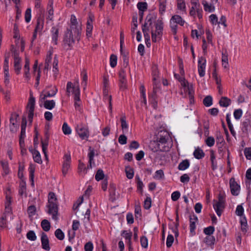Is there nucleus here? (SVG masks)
<instances>
[{
	"label": "nucleus",
	"mask_w": 251,
	"mask_h": 251,
	"mask_svg": "<svg viewBox=\"0 0 251 251\" xmlns=\"http://www.w3.org/2000/svg\"><path fill=\"white\" fill-rule=\"evenodd\" d=\"M203 242L208 246L212 247L215 244V238L212 235L207 236L204 239Z\"/></svg>",
	"instance_id": "obj_21"
},
{
	"label": "nucleus",
	"mask_w": 251,
	"mask_h": 251,
	"mask_svg": "<svg viewBox=\"0 0 251 251\" xmlns=\"http://www.w3.org/2000/svg\"><path fill=\"white\" fill-rule=\"evenodd\" d=\"M159 91V88L157 86V84L154 83L153 85V90L151 94L149 95V100L151 103L152 104L153 107L156 108L157 106V93Z\"/></svg>",
	"instance_id": "obj_6"
},
{
	"label": "nucleus",
	"mask_w": 251,
	"mask_h": 251,
	"mask_svg": "<svg viewBox=\"0 0 251 251\" xmlns=\"http://www.w3.org/2000/svg\"><path fill=\"white\" fill-rule=\"evenodd\" d=\"M1 165L2 167L3 170L5 175H7L9 174V169L8 167V163L6 161H1L0 162Z\"/></svg>",
	"instance_id": "obj_54"
},
{
	"label": "nucleus",
	"mask_w": 251,
	"mask_h": 251,
	"mask_svg": "<svg viewBox=\"0 0 251 251\" xmlns=\"http://www.w3.org/2000/svg\"><path fill=\"white\" fill-rule=\"evenodd\" d=\"M24 165L21 162L19 163V169L18 176L20 179H22L24 177L23 171L24 170Z\"/></svg>",
	"instance_id": "obj_56"
},
{
	"label": "nucleus",
	"mask_w": 251,
	"mask_h": 251,
	"mask_svg": "<svg viewBox=\"0 0 251 251\" xmlns=\"http://www.w3.org/2000/svg\"><path fill=\"white\" fill-rule=\"evenodd\" d=\"M33 158L34 161L39 164H42V160L41 159V155L40 154V152L37 151H33Z\"/></svg>",
	"instance_id": "obj_32"
},
{
	"label": "nucleus",
	"mask_w": 251,
	"mask_h": 251,
	"mask_svg": "<svg viewBox=\"0 0 251 251\" xmlns=\"http://www.w3.org/2000/svg\"><path fill=\"white\" fill-rule=\"evenodd\" d=\"M21 61V59L14 60V69L17 74H19L20 73L21 69V66L20 65Z\"/></svg>",
	"instance_id": "obj_50"
},
{
	"label": "nucleus",
	"mask_w": 251,
	"mask_h": 251,
	"mask_svg": "<svg viewBox=\"0 0 251 251\" xmlns=\"http://www.w3.org/2000/svg\"><path fill=\"white\" fill-rule=\"evenodd\" d=\"M174 241V236L172 234H169L167 236L166 245L168 248H170Z\"/></svg>",
	"instance_id": "obj_58"
},
{
	"label": "nucleus",
	"mask_w": 251,
	"mask_h": 251,
	"mask_svg": "<svg viewBox=\"0 0 251 251\" xmlns=\"http://www.w3.org/2000/svg\"><path fill=\"white\" fill-rule=\"evenodd\" d=\"M205 143L209 147L213 146L215 144V139L212 136L208 137L205 140Z\"/></svg>",
	"instance_id": "obj_60"
},
{
	"label": "nucleus",
	"mask_w": 251,
	"mask_h": 251,
	"mask_svg": "<svg viewBox=\"0 0 251 251\" xmlns=\"http://www.w3.org/2000/svg\"><path fill=\"white\" fill-rule=\"evenodd\" d=\"M151 200L149 197H147L144 201V207L146 209H149L151 206Z\"/></svg>",
	"instance_id": "obj_57"
},
{
	"label": "nucleus",
	"mask_w": 251,
	"mask_h": 251,
	"mask_svg": "<svg viewBox=\"0 0 251 251\" xmlns=\"http://www.w3.org/2000/svg\"><path fill=\"white\" fill-rule=\"evenodd\" d=\"M65 160L64 161L62 166V173L64 176L67 174L68 171L70 167L71 156L70 155L65 154Z\"/></svg>",
	"instance_id": "obj_14"
},
{
	"label": "nucleus",
	"mask_w": 251,
	"mask_h": 251,
	"mask_svg": "<svg viewBox=\"0 0 251 251\" xmlns=\"http://www.w3.org/2000/svg\"><path fill=\"white\" fill-rule=\"evenodd\" d=\"M139 11L145 12L147 10L148 4L146 2H139L137 4Z\"/></svg>",
	"instance_id": "obj_38"
},
{
	"label": "nucleus",
	"mask_w": 251,
	"mask_h": 251,
	"mask_svg": "<svg viewBox=\"0 0 251 251\" xmlns=\"http://www.w3.org/2000/svg\"><path fill=\"white\" fill-rule=\"evenodd\" d=\"M24 69L25 70V76L29 79V60L27 59H25V64L24 66Z\"/></svg>",
	"instance_id": "obj_37"
},
{
	"label": "nucleus",
	"mask_w": 251,
	"mask_h": 251,
	"mask_svg": "<svg viewBox=\"0 0 251 251\" xmlns=\"http://www.w3.org/2000/svg\"><path fill=\"white\" fill-rule=\"evenodd\" d=\"M90 152L88 153L89 157V164L87 165L88 168H92V164H95L94 161V157L95 155V151L94 149H91V147H89Z\"/></svg>",
	"instance_id": "obj_18"
},
{
	"label": "nucleus",
	"mask_w": 251,
	"mask_h": 251,
	"mask_svg": "<svg viewBox=\"0 0 251 251\" xmlns=\"http://www.w3.org/2000/svg\"><path fill=\"white\" fill-rule=\"evenodd\" d=\"M241 225V230L242 231H247L246 227L247 226V221L245 217H244L240 220Z\"/></svg>",
	"instance_id": "obj_63"
},
{
	"label": "nucleus",
	"mask_w": 251,
	"mask_h": 251,
	"mask_svg": "<svg viewBox=\"0 0 251 251\" xmlns=\"http://www.w3.org/2000/svg\"><path fill=\"white\" fill-rule=\"evenodd\" d=\"M122 236L124 237L126 240L128 241V243H130L132 236V232H127L126 230H123L122 233Z\"/></svg>",
	"instance_id": "obj_55"
},
{
	"label": "nucleus",
	"mask_w": 251,
	"mask_h": 251,
	"mask_svg": "<svg viewBox=\"0 0 251 251\" xmlns=\"http://www.w3.org/2000/svg\"><path fill=\"white\" fill-rule=\"evenodd\" d=\"M44 26V19L43 18H39L37 19V25L34 30H37L39 32L41 31L43 28Z\"/></svg>",
	"instance_id": "obj_31"
},
{
	"label": "nucleus",
	"mask_w": 251,
	"mask_h": 251,
	"mask_svg": "<svg viewBox=\"0 0 251 251\" xmlns=\"http://www.w3.org/2000/svg\"><path fill=\"white\" fill-rule=\"evenodd\" d=\"M44 106L46 109L51 110L55 107V102L53 100H44Z\"/></svg>",
	"instance_id": "obj_23"
},
{
	"label": "nucleus",
	"mask_w": 251,
	"mask_h": 251,
	"mask_svg": "<svg viewBox=\"0 0 251 251\" xmlns=\"http://www.w3.org/2000/svg\"><path fill=\"white\" fill-rule=\"evenodd\" d=\"M125 172L126 173V177L128 179H132L134 176V171L132 168H131L129 166H127L126 167Z\"/></svg>",
	"instance_id": "obj_35"
},
{
	"label": "nucleus",
	"mask_w": 251,
	"mask_h": 251,
	"mask_svg": "<svg viewBox=\"0 0 251 251\" xmlns=\"http://www.w3.org/2000/svg\"><path fill=\"white\" fill-rule=\"evenodd\" d=\"M41 226L43 229L45 231H49L50 228V223L46 219L42 220Z\"/></svg>",
	"instance_id": "obj_29"
},
{
	"label": "nucleus",
	"mask_w": 251,
	"mask_h": 251,
	"mask_svg": "<svg viewBox=\"0 0 251 251\" xmlns=\"http://www.w3.org/2000/svg\"><path fill=\"white\" fill-rule=\"evenodd\" d=\"M135 179L137 180V190L140 191L141 194H142L143 188L144 187L143 183L138 175L136 176Z\"/></svg>",
	"instance_id": "obj_44"
},
{
	"label": "nucleus",
	"mask_w": 251,
	"mask_h": 251,
	"mask_svg": "<svg viewBox=\"0 0 251 251\" xmlns=\"http://www.w3.org/2000/svg\"><path fill=\"white\" fill-rule=\"evenodd\" d=\"M71 25L70 28L72 29L76 35L78 34L79 31H81V27L78 25L77 20L75 16L72 15L71 18Z\"/></svg>",
	"instance_id": "obj_11"
},
{
	"label": "nucleus",
	"mask_w": 251,
	"mask_h": 251,
	"mask_svg": "<svg viewBox=\"0 0 251 251\" xmlns=\"http://www.w3.org/2000/svg\"><path fill=\"white\" fill-rule=\"evenodd\" d=\"M155 32L157 33L158 37L160 38L163 34L164 23L161 19H158L155 23Z\"/></svg>",
	"instance_id": "obj_13"
},
{
	"label": "nucleus",
	"mask_w": 251,
	"mask_h": 251,
	"mask_svg": "<svg viewBox=\"0 0 251 251\" xmlns=\"http://www.w3.org/2000/svg\"><path fill=\"white\" fill-rule=\"evenodd\" d=\"M154 18H155V15L153 14L150 13L147 16L145 21L147 22L148 24H149V26H151L152 23V21Z\"/></svg>",
	"instance_id": "obj_62"
},
{
	"label": "nucleus",
	"mask_w": 251,
	"mask_h": 251,
	"mask_svg": "<svg viewBox=\"0 0 251 251\" xmlns=\"http://www.w3.org/2000/svg\"><path fill=\"white\" fill-rule=\"evenodd\" d=\"M215 231V228L213 226H209L205 227L203 229V233L207 236L211 235Z\"/></svg>",
	"instance_id": "obj_49"
},
{
	"label": "nucleus",
	"mask_w": 251,
	"mask_h": 251,
	"mask_svg": "<svg viewBox=\"0 0 251 251\" xmlns=\"http://www.w3.org/2000/svg\"><path fill=\"white\" fill-rule=\"evenodd\" d=\"M52 40L55 45L57 44V40L59 34V29L56 26H52L51 29Z\"/></svg>",
	"instance_id": "obj_17"
},
{
	"label": "nucleus",
	"mask_w": 251,
	"mask_h": 251,
	"mask_svg": "<svg viewBox=\"0 0 251 251\" xmlns=\"http://www.w3.org/2000/svg\"><path fill=\"white\" fill-rule=\"evenodd\" d=\"M149 147L150 149L153 152H156L158 151H167V149L164 148V147L161 146L160 144L156 140L151 141Z\"/></svg>",
	"instance_id": "obj_7"
},
{
	"label": "nucleus",
	"mask_w": 251,
	"mask_h": 251,
	"mask_svg": "<svg viewBox=\"0 0 251 251\" xmlns=\"http://www.w3.org/2000/svg\"><path fill=\"white\" fill-rule=\"evenodd\" d=\"M193 155L196 158L201 159L204 157L205 153L200 148H197L194 151Z\"/></svg>",
	"instance_id": "obj_24"
},
{
	"label": "nucleus",
	"mask_w": 251,
	"mask_h": 251,
	"mask_svg": "<svg viewBox=\"0 0 251 251\" xmlns=\"http://www.w3.org/2000/svg\"><path fill=\"white\" fill-rule=\"evenodd\" d=\"M57 92V89L56 87L52 90H51L50 92H47L46 94H45L42 98H41L42 100H45L48 97H52L55 96Z\"/></svg>",
	"instance_id": "obj_34"
},
{
	"label": "nucleus",
	"mask_w": 251,
	"mask_h": 251,
	"mask_svg": "<svg viewBox=\"0 0 251 251\" xmlns=\"http://www.w3.org/2000/svg\"><path fill=\"white\" fill-rule=\"evenodd\" d=\"M41 241L42 244V248L46 251L50 250L49 245V240L47 235L44 232L41 233Z\"/></svg>",
	"instance_id": "obj_12"
},
{
	"label": "nucleus",
	"mask_w": 251,
	"mask_h": 251,
	"mask_svg": "<svg viewBox=\"0 0 251 251\" xmlns=\"http://www.w3.org/2000/svg\"><path fill=\"white\" fill-rule=\"evenodd\" d=\"M244 154L247 159H251V148H246L244 150Z\"/></svg>",
	"instance_id": "obj_64"
},
{
	"label": "nucleus",
	"mask_w": 251,
	"mask_h": 251,
	"mask_svg": "<svg viewBox=\"0 0 251 251\" xmlns=\"http://www.w3.org/2000/svg\"><path fill=\"white\" fill-rule=\"evenodd\" d=\"M26 192V183L23 180H22L20 184L19 194L20 195L22 196Z\"/></svg>",
	"instance_id": "obj_39"
},
{
	"label": "nucleus",
	"mask_w": 251,
	"mask_h": 251,
	"mask_svg": "<svg viewBox=\"0 0 251 251\" xmlns=\"http://www.w3.org/2000/svg\"><path fill=\"white\" fill-rule=\"evenodd\" d=\"M141 246L144 248H147L148 246V240L146 236H142L140 238Z\"/></svg>",
	"instance_id": "obj_61"
},
{
	"label": "nucleus",
	"mask_w": 251,
	"mask_h": 251,
	"mask_svg": "<svg viewBox=\"0 0 251 251\" xmlns=\"http://www.w3.org/2000/svg\"><path fill=\"white\" fill-rule=\"evenodd\" d=\"M27 238L31 241H34L36 240L37 237L34 231L29 230L26 234Z\"/></svg>",
	"instance_id": "obj_52"
},
{
	"label": "nucleus",
	"mask_w": 251,
	"mask_h": 251,
	"mask_svg": "<svg viewBox=\"0 0 251 251\" xmlns=\"http://www.w3.org/2000/svg\"><path fill=\"white\" fill-rule=\"evenodd\" d=\"M49 208L48 213L52 215V218L54 220L58 219L57 215L58 207L57 202V198L54 193L50 192L49 194L48 197Z\"/></svg>",
	"instance_id": "obj_2"
},
{
	"label": "nucleus",
	"mask_w": 251,
	"mask_h": 251,
	"mask_svg": "<svg viewBox=\"0 0 251 251\" xmlns=\"http://www.w3.org/2000/svg\"><path fill=\"white\" fill-rule=\"evenodd\" d=\"M242 130L243 132H247L251 127L250 121L249 119H246L242 123Z\"/></svg>",
	"instance_id": "obj_41"
},
{
	"label": "nucleus",
	"mask_w": 251,
	"mask_h": 251,
	"mask_svg": "<svg viewBox=\"0 0 251 251\" xmlns=\"http://www.w3.org/2000/svg\"><path fill=\"white\" fill-rule=\"evenodd\" d=\"M189 221H190V231L192 235H194L196 234L195 230L196 229V223L198 221V219L197 216L193 214L192 215H190L189 217Z\"/></svg>",
	"instance_id": "obj_10"
},
{
	"label": "nucleus",
	"mask_w": 251,
	"mask_h": 251,
	"mask_svg": "<svg viewBox=\"0 0 251 251\" xmlns=\"http://www.w3.org/2000/svg\"><path fill=\"white\" fill-rule=\"evenodd\" d=\"M190 166V162L188 160L185 159L181 162L178 166L179 170L183 171L187 169Z\"/></svg>",
	"instance_id": "obj_26"
},
{
	"label": "nucleus",
	"mask_w": 251,
	"mask_h": 251,
	"mask_svg": "<svg viewBox=\"0 0 251 251\" xmlns=\"http://www.w3.org/2000/svg\"><path fill=\"white\" fill-rule=\"evenodd\" d=\"M159 13L162 15L163 13L166 10V0L161 1L159 0Z\"/></svg>",
	"instance_id": "obj_51"
},
{
	"label": "nucleus",
	"mask_w": 251,
	"mask_h": 251,
	"mask_svg": "<svg viewBox=\"0 0 251 251\" xmlns=\"http://www.w3.org/2000/svg\"><path fill=\"white\" fill-rule=\"evenodd\" d=\"M54 235L59 240H63L65 237L64 233L60 228H58L55 231Z\"/></svg>",
	"instance_id": "obj_45"
},
{
	"label": "nucleus",
	"mask_w": 251,
	"mask_h": 251,
	"mask_svg": "<svg viewBox=\"0 0 251 251\" xmlns=\"http://www.w3.org/2000/svg\"><path fill=\"white\" fill-rule=\"evenodd\" d=\"M220 105L222 107H226L231 103V100L226 97H222L219 101Z\"/></svg>",
	"instance_id": "obj_20"
},
{
	"label": "nucleus",
	"mask_w": 251,
	"mask_h": 251,
	"mask_svg": "<svg viewBox=\"0 0 251 251\" xmlns=\"http://www.w3.org/2000/svg\"><path fill=\"white\" fill-rule=\"evenodd\" d=\"M76 89V86H74L73 83L69 81L67 84V88H66V93L67 95L69 96L71 92L73 93V91H74V89Z\"/></svg>",
	"instance_id": "obj_43"
},
{
	"label": "nucleus",
	"mask_w": 251,
	"mask_h": 251,
	"mask_svg": "<svg viewBox=\"0 0 251 251\" xmlns=\"http://www.w3.org/2000/svg\"><path fill=\"white\" fill-rule=\"evenodd\" d=\"M202 4L204 7V10L205 11H208L209 12H213L215 10V7L211 4L209 5L208 3L205 0H203L202 2Z\"/></svg>",
	"instance_id": "obj_30"
},
{
	"label": "nucleus",
	"mask_w": 251,
	"mask_h": 251,
	"mask_svg": "<svg viewBox=\"0 0 251 251\" xmlns=\"http://www.w3.org/2000/svg\"><path fill=\"white\" fill-rule=\"evenodd\" d=\"M169 139V133L166 130L159 131L156 137V140L160 144L161 146L166 148V149H167V151L169 149V147L166 146Z\"/></svg>",
	"instance_id": "obj_4"
},
{
	"label": "nucleus",
	"mask_w": 251,
	"mask_h": 251,
	"mask_svg": "<svg viewBox=\"0 0 251 251\" xmlns=\"http://www.w3.org/2000/svg\"><path fill=\"white\" fill-rule=\"evenodd\" d=\"M36 208L35 205H32L28 207L27 212L29 217H32L36 213Z\"/></svg>",
	"instance_id": "obj_46"
},
{
	"label": "nucleus",
	"mask_w": 251,
	"mask_h": 251,
	"mask_svg": "<svg viewBox=\"0 0 251 251\" xmlns=\"http://www.w3.org/2000/svg\"><path fill=\"white\" fill-rule=\"evenodd\" d=\"M35 105V99L33 97L31 93L30 94V97L28 100V103L26 106V109L27 110L28 119L29 124H31L33 120L34 111Z\"/></svg>",
	"instance_id": "obj_3"
},
{
	"label": "nucleus",
	"mask_w": 251,
	"mask_h": 251,
	"mask_svg": "<svg viewBox=\"0 0 251 251\" xmlns=\"http://www.w3.org/2000/svg\"><path fill=\"white\" fill-rule=\"evenodd\" d=\"M104 174L103 171L101 169H99L95 175V179L97 181H99L101 180H103L104 178Z\"/></svg>",
	"instance_id": "obj_40"
},
{
	"label": "nucleus",
	"mask_w": 251,
	"mask_h": 251,
	"mask_svg": "<svg viewBox=\"0 0 251 251\" xmlns=\"http://www.w3.org/2000/svg\"><path fill=\"white\" fill-rule=\"evenodd\" d=\"M243 111L241 109H235L234 111L233 115L236 120H239L242 117Z\"/></svg>",
	"instance_id": "obj_59"
},
{
	"label": "nucleus",
	"mask_w": 251,
	"mask_h": 251,
	"mask_svg": "<svg viewBox=\"0 0 251 251\" xmlns=\"http://www.w3.org/2000/svg\"><path fill=\"white\" fill-rule=\"evenodd\" d=\"M29 178L31 182V185L34 186V172L35 167V166L32 164H30L29 167Z\"/></svg>",
	"instance_id": "obj_27"
},
{
	"label": "nucleus",
	"mask_w": 251,
	"mask_h": 251,
	"mask_svg": "<svg viewBox=\"0 0 251 251\" xmlns=\"http://www.w3.org/2000/svg\"><path fill=\"white\" fill-rule=\"evenodd\" d=\"M216 143L219 148H221L225 143L223 136L220 132L217 133L216 134Z\"/></svg>",
	"instance_id": "obj_22"
},
{
	"label": "nucleus",
	"mask_w": 251,
	"mask_h": 251,
	"mask_svg": "<svg viewBox=\"0 0 251 251\" xmlns=\"http://www.w3.org/2000/svg\"><path fill=\"white\" fill-rule=\"evenodd\" d=\"M117 61V56L114 54H111L110 57V64L112 68H114L116 66Z\"/></svg>",
	"instance_id": "obj_53"
},
{
	"label": "nucleus",
	"mask_w": 251,
	"mask_h": 251,
	"mask_svg": "<svg viewBox=\"0 0 251 251\" xmlns=\"http://www.w3.org/2000/svg\"><path fill=\"white\" fill-rule=\"evenodd\" d=\"M76 89V86H74L73 83L69 81L67 84V88H66V93L67 95L69 96L71 92L73 93V91H74V89Z\"/></svg>",
	"instance_id": "obj_42"
},
{
	"label": "nucleus",
	"mask_w": 251,
	"mask_h": 251,
	"mask_svg": "<svg viewBox=\"0 0 251 251\" xmlns=\"http://www.w3.org/2000/svg\"><path fill=\"white\" fill-rule=\"evenodd\" d=\"M203 103L206 107H209L213 104V99L211 96L205 97L203 100Z\"/></svg>",
	"instance_id": "obj_33"
},
{
	"label": "nucleus",
	"mask_w": 251,
	"mask_h": 251,
	"mask_svg": "<svg viewBox=\"0 0 251 251\" xmlns=\"http://www.w3.org/2000/svg\"><path fill=\"white\" fill-rule=\"evenodd\" d=\"M80 31H79L78 34L75 35L73 30L71 28H67L64 35L63 40L65 47L67 50H71L75 43V41H79L80 40Z\"/></svg>",
	"instance_id": "obj_1"
},
{
	"label": "nucleus",
	"mask_w": 251,
	"mask_h": 251,
	"mask_svg": "<svg viewBox=\"0 0 251 251\" xmlns=\"http://www.w3.org/2000/svg\"><path fill=\"white\" fill-rule=\"evenodd\" d=\"M75 129L78 136L82 140H87L89 136V132L86 126L80 124L77 125Z\"/></svg>",
	"instance_id": "obj_5"
},
{
	"label": "nucleus",
	"mask_w": 251,
	"mask_h": 251,
	"mask_svg": "<svg viewBox=\"0 0 251 251\" xmlns=\"http://www.w3.org/2000/svg\"><path fill=\"white\" fill-rule=\"evenodd\" d=\"M121 127L123 130V133H126L127 132V130L128 129V124L126 122V116H123L121 118Z\"/></svg>",
	"instance_id": "obj_28"
},
{
	"label": "nucleus",
	"mask_w": 251,
	"mask_h": 251,
	"mask_svg": "<svg viewBox=\"0 0 251 251\" xmlns=\"http://www.w3.org/2000/svg\"><path fill=\"white\" fill-rule=\"evenodd\" d=\"M229 185L231 194L234 196L238 195L240 192V186L235 181L234 178L232 177L230 179Z\"/></svg>",
	"instance_id": "obj_8"
},
{
	"label": "nucleus",
	"mask_w": 251,
	"mask_h": 251,
	"mask_svg": "<svg viewBox=\"0 0 251 251\" xmlns=\"http://www.w3.org/2000/svg\"><path fill=\"white\" fill-rule=\"evenodd\" d=\"M62 129L63 133L65 135H69L71 133L72 130L66 123H64Z\"/></svg>",
	"instance_id": "obj_48"
},
{
	"label": "nucleus",
	"mask_w": 251,
	"mask_h": 251,
	"mask_svg": "<svg viewBox=\"0 0 251 251\" xmlns=\"http://www.w3.org/2000/svg\"><path fill=\"white\" fill-rule=\"evenodd\" d=\"M206 66V59L201 57L198 60V72L200 77H203L205 75V69Z\"/></svg>",
	"instance_id": "obj_9"
},
{
	"label": "nucleus",
	"mask_w": 251,
	"mask_h": 251,
	"mask_svg": "<svg viewBox=\"0 0 251 251\" xmlns=\"http://www.w3.org/2000/svg\"><path fill=\"white\" fill-rule=\"evenodd\" d=\"M210 160L211 161L212 164V169L213 170H215L217 169V162L215 161V156L214 154V152L213 151H210Z\"/></svg>",
	"instance_id": "obj_36"
},
{
	"label": "nucleus",
	"mask_w": 251,
	"mask_h": 251,
	"mask_svg": "<svg viewBox=\"0 0 251 251\" xmlns=\"http://www.w3.org/2000/svg\"><path fill=\"white\" fill-rule=\"evenodd\" d=\"M170 21L175 24H178L181 26H183L184 24L185 21L182 19L181 17L178 15L173 16Z\"/></svg>",
	"instance_id": "obj_19"
},
{
	"label": "nucleus",
	"mask_w": 251,
	"mask_h": 251,
	"mask_svg": "<svg viewBox=\"0 0 251 251\" xmlns=\"http://www.w3.org/2000/svg\"><path fill=\"white\" fill-rule=\"evenodd\" d=\"M27 121L25 115L23 116L21 123V131L20 135V138H25V128L26 127Z\"/></svg>",
	"instance_id": "obj_16"
},
{
	"label": "nucleus",
	"mask_w": 251,
	"mask_h": 251,
	"mask_svg": "<svg viewBox=\"0 0 251 251\" xmlns=\"http://www.w3.org/2000/svg\"><path fill=\"white\" fill-rule=\"evenodd\" d=\"M214 201H216V203L213 204V207L217 215L220 216L225 208V203L217 201L215 200Z\"/></svg>",
	"instance_id": "obj_15"
},
{
	"label": "nucleus",
	"mask_w": 251,
	"mask_h": 251,
	"mask_svg": "<svg viewBox=\"0 0 251 251\" xmlns=\"http://www.w3.org/2000/svg\"><path fill=\"white\" fill-rule=\"evenodd\" d=\"M45 139L43 140H42L41 141L42 151H45L46 146H48V142L50 138L49 133L47 131H46L45 133Z\"/></svg>",
	"instance_id": "obj_25"
},
{
	"label": "nucleus",
	"mask_w": 251,
	"mask_h": 251,
	"mask_svg": "<svg viewBox=\"0 0 251 251\" xmlns=\"http://www.w3.org/2000/svg\"><path fill=\"white\" fill-rule=\"evenodd\" d=\"M73 94L74 95V100L79 101L80 100V89L78 85L76 86V89H74V91H73Z\"/></svg>",
	"instance_id": "obj_47"
}]
</instances>
